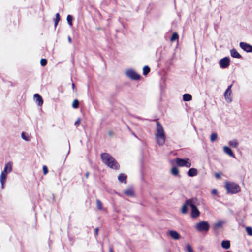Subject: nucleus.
Here are the masks:
<instances>
[{
	"mask_svg": "<svg viewBox=\"0 0 252 252\" xmlns=\"http://www.w3.org/2000/svg\"><path fill=\"white\" fill-rule=\"evenodd\" d=\"M101 158L102 162L107 166L113 169H118L119 165L115 158L109 154L107 153H102Z\"/></svg>",
	"mask_w": 252,
	"mask_h": 252,
	"instance_id": "nucleus-1",
	"label": "nucleus"
},
{
	"mask_svg": "<svg viewBox=\"0 0 252 252\" xmlns=\"http://www.w3.org/2000/svg\"><path fill=\"white\" fill-rule=\"evenodd\" d=\"M155 136L158 144L159 146L163 145L165 142V134L162 126L158 122H157Z\"/></svg>",
	"mask_w": 252,
	"mask_h": 252,
	"instance_id": "nucleus-2",
	"label": "nucleus"
},
{
	"mask_svg": "<svg viewBox=\"0 0 252 252\" xmlns=\"http://www.w3.org/2000/svg\"><path fill=\"white\" fill-rule=\"evenodd\" d=\"M225 188L227 192L231 194L236 193L240 191V186L233 182H226Z\"/></svg>",
	"mask_w": 252,
	"mask_h": 252,
	"instance_id": "nucleus-3",
	"label": "nucleus"
},
{
	"mask_svg": "<svg viewBox=\"0 0 252 252\" xmlns=\"http://www.w3.org/2000/svg\"><path fill=\"white\" fill-rule=\"evenodd\" d=\"M187 204H189L191 208V217L193 218L198 217L200 215V212L195 205V201L193 199H188Z\"/></svg>",
	"mask_w": 252,
	"mask_h": 252,
	"instance_id": "nucleus-4",
	"label": "nucleus"
},
{
	"mask_svg": "<svg viewBox=\"0 0 252 252\" xmlns=\"http://www.w3.org/2000/svg\"><path fill=\"white\" fill-rule=\"evenodd\" d=\"M176 162L177 164L180 167H186L189 168L191 166V163L189 159H182L177 158L176 159Z\"/></svg>",
	"mask_w": 252,
	"mask_h": 252,
	"instance_id": "nucleus-5",
	"label": "nucleus"
},
{
	"mask_svg": "<svg viewBox=\"0 0 252 252\" xmlns=\"http://www.w3.org/2000/svg\"><path fill=\"white\" fill-rule=\"evenodd\" d=\"M210 228V225L207 221H202L196 224L195 228L200 232L208 231Z\"/></svg>",
	"mask_w": 252,
	"mask_h": 252,
	"instance_id": "nucleus-6",
	"label": "nucleus"
},
{
	"mask_svg": "<svg viewBox=\"0 0 252 252\" xmlns=\"http://www.w3.org/2000/svg\"><path fill=\"white\" fill-rule=\"evenodd\" d=\"M126 75L129 78L133 80H138L140 78V75L132 69H127L126 71Z\"/></svg>",
	"mask_w": 252,
	"mask_h": 252,
	"instance_id": "nucleus-7",
	"label": "nucleus"
},
{
	"mask_svg": "<svg viewBox=\"0 0 252 252\" xmlns=\"http://www.w3.org/2000/svg\"><path fill=\"white\" fill-rule=\"evenodd\" d=\"M232 86V85H229L226 91H225L224 95L226 101L228 103H230L232 101V98L231 97V87Z\"/></svg>",
	"mask_w": 252,
	"mask_h": 252,
	"instance_id": "nucleus-8",
	"label": "nucleus"
},
{
	"mask_svg": "<svg viewBox=\"0 0 252 252\" xmlns=\"http://www.w3.org/2000/svg\"><path fill=\"white\" fill-rule=\"evenodd\" d=\"M230 60L229 58L224 57L221 59L219 62V64L221 68H225L229 65Z\"/></svg>",
	"mask_w": 252,
	"mask_h": 252,
	"instance_id": "nucleus-9",
	"label": "nucleus"
},
{
	"mask_svg": "<svg viewBox=\"0 0 252 252\" xmlns=\"http://www.w3.org/2000/svg\"><path fill=\"white\" fill-rule=\"evenodd\" d=\"M240 47L247 52H252V46L246 43L241 42L239 44Z\"/></svg>",
	"mask_w": 252,
	"mask_h": 252,
	"instance_id": "nucleus-10",
	"label": "nucleus"
},
{
	"mask_svg": "<svg viewBox=\"0 0 252 252\" xmlns=\"http://www.w3.org/2000/svg\"><path fill=\"white\" fill-rule=\"evenodd\" d=\"M34 99L35 102L39 105L42 106L43 103V100L40 95L38 94H35L34 95Z\"/></svg>",
	"mask_w": 252,
	"mask_h": 252,
	"instance_id": "nucleus-11",
	"label": "nucleus"
},
{
	"mask_svg": "<svg viewBox=\"0 0 252 252\" xmlns=\"http://www.w3.org/2000/svg\"><path fill=\"white\" fill-rule=\"evenodd\" d=\"M224 223L225 221L224 220H219L215 223L213 224V227L214 229H219L220 228Z\"/></svg>",
	"mask_w": 252,
	"mask_h": 252,
	"instance_id": "nucleus-12",
	"label": "nucleus"
},
{
	"mask_svg": "<svg viewBox=\"0 0 252 252\" xmlns=\"http://www.w3.org/2000/svg\"><path fill=\"white\" fill-rule=\"evenodd\" d=\"M169 233L173 239L178 240L180 238V234L176 231L170 230Z\"/></svg>",
	"mask_w": 252,
	"mask_h": 252,
	"instance_id": "nucleus-13",
	"label": "nucleus"
},
{
	"mask_svg": "<svg viewBox=\"0 0 252 252\" xmlns=\"http://www.w3.org/2000/svg\"><path fill=\"white\" fill-rule=\"evenodd\" d=\"M223 151L225 153L228 155L229 156L235 158L234 154H233L231 149L228 146H224L223 147Z\"/></svg>",
	"mask_w": 252,
	"mask_h": 252,
	"instance_id": "nucleus-14",
	"label": "nucleus"
},
{
	"mask_svg": "<svg viewBox=\"0 0 252 252\" xmlns=\"http://www.w3.org/2000/svg\"><path fill=\"white\" fill-rule=\"evenodd\" d=\"M231 56L235 58L240 59L242 57L241 55L234 49L230 50Z\"/></svg>",
	"mask_w": 252,
	"mask_h": 252,
	"instance_id": "nucleus-15",
	"label": "nucleus"
},
{
	"mask_svg": "<svg viewBox=\"0 0 252 252\" xmlns=\"http://www.w3.org/2000/svg\"><path fill=\"white\" fill-rule=\"evenodd\" d=\"M197 174V170L196 168H192L188 171V175L189 177H193Z\"/></svg>",
	"mask_w": 252,
	"mask_h": 252,
	"instance_id": "nucleus-16",
	"label": "nucleus"
},
{
	"mask_svg": "<svg viewBox=\"0 0 252 252\" xmlns=\"http://www.w3.org/2000/svg\"><path fill=\"white\" fill-rule=\"evenodd\" d=\"M221 247L225 249H228L230 247V242L228 240H223L221 242Z\"/></svg>",
	"mask_w": 252,
	"mask_h": 252,
	"instance_id": "nucleus-17",
	"label": "nucleus"
},
{
	"mask_svg": "<svg viewBox=\"0 0 252 252\" xmlns=\"http://www.w3.org/2000/svg\"><path fill=\"white\" fill-rule=\"evenodd\" d=\"M126 175L124 174H120L118 176V180L120 182L126 183Z\"/></svg>",
	"mask_w": 252,
	"mask_h": 252,
	"instance_id": "nucleus-18",
	"label": "nucleus"
},
{
	"mask_svg": "<svg viewBox=\"0 0 252 252\" xmlns=\"http://www.w3.org/2000/svg\"><path fill=\"white\" fill-rule=\"evenodd\" d=\"M7 177V175L4 174V173H1L0 176V182L1 184L2 187L3 188L4 184L5 182L6 179Z\"/></svg>",
	"mask_w": 252,
	"mask_h": 252,
	"instance_id": "nucleus-19",
	"label": "nucleus"
},
{
	"mask_svg": "<svg viewBox=\"0 0 252 252\" xmlns=\"http://www.w3.org/2000/svg\"><path fill=\"white\" fill-rule=\"evenodd\" d=\"M124 193L128 196H133L134 195L133 189L131 188H129L124 191Z\"/></svg>",
	"mask_w": 252,
	"mask_h": 252,
	"instance_id": "nucleus-20",
	"label": "nucleus"
},
{
	"mask_svg": "<svg viewBox=\"0 0 252 252\" xmlns=\"http://www.w3.org/2000/svg\"><path fill=\"white\" fill-rule=\"evenodd\" d=\"M183 99L184 101H189L192 100V96L189 94H185L183 95Z\"/></svg>",
	"mask_w": 252,
	"mask_h": 252,
	"instance_id": "nucleus-21",
	"label": "nucleus"
},
{
	"mask_svg": "<svg viewBox=\"0 0 252 252\" xmlns=\"http://www.w3.org/2000/svg\"><path fill=\"white\" fill-rule=\"evenodd\" d=\"M229 145L233 148H236L238 147V143L236 140H233L229 142Z\"/></svg>",
	"mask_w": 252,
	"mask_h": 252,
	"instance_id": "nucleus-22",
	"label": "nucleus"
},
{
	"mask_svg": "<svg viewBox=\"0 0 252 252\" xmlns=\"http://www.w3.org/2000/svg\"><path fill=\"white\" fill-rule=\"evenodd\" d=\"M4 169H6L7 171H8L9 173L11 172L12 169V162H9L6 164Z\"/></svg>",
	"mask_w": 252,
	"mask_h": 252,
	"instance_id": "nucleus-23",
	"label": "nucleus"
},
{
	"mask_svg": "<svg viewBox=\"0 0 252 252\" xmlns=\"http://www.w3.org/2000/svg\"><path fill=\"white\" fill-rule=\"evenodd\" d=\"M171 172L174 176H178L179 175V170L176 167H174L171 169Z\"/></svg>",
	"mask_w": 252,
	"mask_h": 252,
	"instance_id": "nucleus-24",
	"label": "nucleus"
},
{
	"mask_svg": "<svg viewBox=\"0 0 252 252\" xmlns=\"http://www.w3.org/2000/svg\"><path fill=\"white\" fill-rule=\"evenodd\" d=\"M188 206H189V204H187V201H186L185 203L183 206L182 208V212L183 214H186L187 212V210H188L187 207H188Z\"/></svg>",
	"mask_w": 252,
	"mask_h": 252,
	"instance_id": "nucleus-25",
	"label": "nucleus"
},
{
	"mask_svg": "<svg viewBox=\"0 0 252 252\" xmlns=\"http://www.w3.org/2000/svg\"><path fill=\"white\" fill-rule=\"evenodd\" d=\"M150 69L148 66H144L143 68V73L144 75H146L149 73L150 72Z\"/></svg>",
	"mask_w": 252,
	"mask_h": 252,
	"instance_id": "nucleus-26",
	"label": "nucleus"
},
{
	"mask_svg": "<svg viewBox=\"0 0 252 252\" xmlns=\"http://www.w3.org/2000/svg\"><path fill=\"white\" fill-rule=\"evenodd\" d=\"M72 20H73V17L71 15H68L67 16V21L70 27L72 26Z\"/></svg>",
	"mask_w": 252,
	"mask_h": 252,
	"instance_id": "nucleus-27",
	"label": "nucleus"
},
{
	"mask_svg": "<svg viewBox=\"0 0 252 252\" xmlns=\"http://www.w3.org/2000/svg\"><path fill=\"white\" fill-rule=\"evenodd\" d=\"M179 38L178 34L176 32H174L170 39L171 41L173 42L175 40L178 39Z\"/></svg>",
	"mask_w": 252,
	"mask_h": 252,
	"instance_id": "nucleus-28",
	"label": "nucleus"
},
{
	"mask_svg": "<svg viewBox=\"0 0 252 252\" xmlns=\"http://www.w3.org/2000/svg\"><path fill=\"white\" fill-rule=\"evenodd\" d=\"M96 203L97 208L99 210H102V204L101 201L99 199H97Z\"/></svg>",
	"mask_w": 252,
	"mask_h": 252,
	"instance_id": "nucleus-29",
	"label": "nucleus"
},
{
	"mask_svg": "<svg viewBox=\"0 0 252 252\" xmlns=\"http://www.w3.org/2000/svg\"><path fill=\"white\" fill-rule=\"evenodd\" d=\"M79 101L77 99H75L73 101L72 106L74 108L76 109L79 106Z\"/></svg>",
	"mask_w": 252,
	"mask_h": 252,
	"instance_id": "nucleus-30",
	"label": "nucleus"
},
{
	"mask_svg": "<svg viewBox=\"0 0 252 252\" xmlns=\"http://www.w3.org/2000/svg\"><path fill=\"white\" fill-rule=\"evenodd\" d=\"M217 138V134L216 133H213L210 136V140L212 142L215 141Z\"/></svg>",
	"mask_w": 252,
	"mask_h": 252,
	"instance_id": "nucleus-31",
	"label": "nucleus"
},
{
	"mask_svg": "<svg viewBox=\"0 0 252 252\" xmlns=\"http://www.w3.org/2000/svg\"><path fill=\"white\" fill-rule=\"evenodd\" d=\"M60 20V15L59 13H57L56 15V18H55V23H54V25H55V26L56 27L58 22H59Z\"/></svg>",
	"mask_w": 252,
	"mask_h": 252,
	"instance_id": "nucleus-32",
	"label": "nucleus"
},
{
	"mask_svg": "<svg viewBox=\"0 0 252 252\" xmlns=\"http://www.w3.org/2000/svg\"><path fill=\"white\" fill-rule=\"evenodd\" d=\"M186 250L187 252H193V250H192L191 246L188 244L186 246Z\"/></svg>",
	"mask_w": 252,
	"mask_h": 252,
	"instance_id": "nucleus-33",
	"label": "nucleus"
},
{
	"mask_svg": "<svg viewBox=\"0 0 252 252\" xmlns=\"http://www.w3.org/2000/svg\"><path fill=\"white\" fill-rule=\"evenodd\" d=\"M47 63V61L46 59H42L40 60V64L42 66H45Z\"/></svg>",
	"mask_w": 252,
	"mask_h": 252,
	"instance_id": "nucleus-34",
	"label": "nucleus"
},
{
	"mask_svg": "<svg viewBox=\"0 0 252 252\" xmlns=\"http://www.w3.org/2000/svg\"><path fill=\"white\" fill-rule=\"evenodd\" d=\"M246 231L248 235L252 236V228L250 227H246Z\"/></svg>",
	"mask_w": 252,
	"mask_h": 252,
	"instance_id": "nucleus-35",
	"label": "nucleus"
},
{
	"mask_svg": "<svg viewBox=\"0 0 252 252\" xmlns=\"http://www.w3.org/2000/svg\"><path fill=\"white\" fill-rule=\"evenodd\" d=\"M21 137L24 140L26 141H28L29 140L28 136H26V134L23 132L21 134Z\"/></svg>",
	"mask_w": 252,
	"mask_h": 252,
	"instance_id": "nucleus-36",
	"label": "nucleus"
},
{
	"mask_svg": "<svg viewBox=\"0 0 252 252\" xmlns=\"http://www.w3.org/2000/svg\"><path fill=\"white\" fill-rule=\"evenodd\" d=\"M43 172L44 175H46L48 172V169L46 165L43 166Z\"/></svg>",
	"mask_w": 252,
	"mask_h": 252,
	"instance_id": "nucleus-37",
	"label": "nucleus"
},
{
	"mask_svg": "<svg viewBox=\"0 0 252 252\" xmlns=\"http://www.w3.org/2000/svg\"><path fill=\"white\" fill-rule=\"evenodd\" d=\"M80 122L81 119L80 118H78L74 124L76 126H78L80 124Z\"/></svg>",
	"mask_w": 252,
	"mask_h": 252,
	"instance_id": "nucleus-38",
	"label": "nucleus"
},
{
	"mask_svg": "<svg viewBox=\"0 0 252 252\" xmlns=\"http://www.w3.org/2000/svg\"><path fill=\"white\" fill-rule=\"evenodd\" d=\"M212 193L214 195H216L217 194V191L216 189H213L212 190Z\"/></svg>",
	"mask_w": 252,
	"mask_h": 252,
	"instance_id": "nucleus-39",
	"label": "nucleus"
},
{
	"mask_svg": "<svg viewBox=\"0 0 252 252\" xmlns=\"http://www.w3.org/2000/svg\"><path fill=\"white\" fill-rule=\"evenodd\" d=\"M8 173H9L8 171H7V170L4 169V168L3 170L1 172V173H4L5 175H7Z\"/></svg>",
	"mask_w": 252,
	"mask_h": 252,
	"instance_id": "nucleus-40",
	"label": "nucleus"
},
{
	"mask_svg": "<svg viewBox=\"0 0 252 252\" xmlns=\"http://www.w3.org/2000/svg\"><path fill=\"white\" fill-rule=\"evenodd\" d=\"M215 177L217 178H219L220 177V173H217L215 174Z\"/></svg>",
	"mask_w": 252,
	"mask_h": 252,
	"instance_id": "nucleus-41",
	"label": "nucleus"
},
{
	"mask_svg": "<svg viewBox=\"0 0 252 252\" xmlns=\"http://www.w3.org/2000/svg\"><path fill=\"white\" fill-rule=\"evenodd\" d=\"M98 228L97 227L95 229V235H98Z\"/></svg>",
	"mask_w": 252,
	"mask_h": 252,
	"instance_id": "nucleus-42",
	"label": "nucleus"
},
{
	"mask_svg": "<svg viewBox=\"0 0 252 252\" xmlns=\"http://www.w3.org/2000/svg\"><path fill=\"white\" fill-rule=\"evenodd\" d=\"M89 172H87L85 174V177L86 178H88V177H89Z\"/></svg>",
	"mask_w": 252,
	"mask_h": 252,
	"instance_id": "nucleus-43",
	"label": "nucleus"
},
{
	"mask_svg": "<svg viewBox=\"0 0 252 252\" xmlns=\"http://www.w3.org/2000/svg\"><path fill=\"white\" fill-rule=\"evenodd\" d=\"M68 42H69V43H71V37H70V36H68Z\"/></svg>",
	"mask_w": 252,
	"mask_h": 252,
	"instance_id": "nucleus-44",
	"label": "nucleus"
},
{
	"mask_svg": "<svg viewBox=\"0 0 252 252\" xmlns=\"http://www.w3.org/2000/svg\"><path fill=\"white\" fill-rule=\"evenodd\" d=\"M72 87L73 90L75 89V85L73 83H72Z\"/></svg>",
	"mask_w": 252,
	"mask_h": 252,
	"instance_id": "nucleus-45",
	"label": "nucleus"
},
{
	"mask_svg": "<svg viewBox=\"0 0 252 252\" xmlns=\"http://www.w3.org/2000/svg\"><path fill=\"white\" fill-rule=\"evenodd\" d=\"M109 252H114V251L112 248L109 249Z\"/></svg>",
	"mask_w": 252,
	"mask_h": 252,
	"instance_id": "nucleus-46",
	"label": "nucleus"
},
{
	"mask_svg": "<svg viewBox=\"0 0 252 252\" xmlns=\"http://www.w3.org/2000/svg\"><path fill=\"white\" fill-rule=\"evenodd\" d=\"M112 132H109V135H112Z\"/></svg>",
	"mask_w": 252,
	"mask_h": 252,
	"instance_id": "nucleus-47",
	"label": "nucleus"
}]
</instances>
